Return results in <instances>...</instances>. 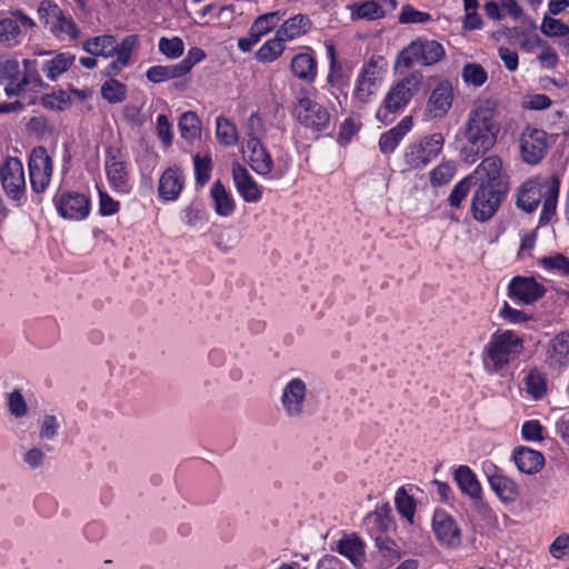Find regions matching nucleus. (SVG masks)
<instances>
[{
    "label": "nucleus",
    "mask_w": 569,
    "mask_h": 569,
    "mask_svg": "<svg viewBox=\"0 0 569 569\" xmlns=\"http://www.w3.org/2000/svg\"><path fill=\"white\" fill-rule=\"evenodd\" d=\"M7 407L16 419H22L29 413V406L19 388H14L7 395Z\"/></svg>",
    "instance_id": "79ce46f5"
},
{
    "label": "nucleus",
    "mask_w": 569,
    "mask_h": 569,
    "mask_svg": "<svg viewBox=\"0 0 569 569\" xmlns=\"http://www.w3.org/2000/svg\"><path fill=\"white\" fill-rule=\"evenodd\" d=\"M522 339L510 330L496 333L488 345V356L518 355L522 351Z\"/></svg>",
    "instance_id": "b1692460"
},
{
    "label": "nucleus",
    "mask_w": 569,
    "mask_h": 569,
    "mask_svg": "<svg viewBox=\"0 0 569 569\" xmlns=\"http://www.w3.org/2000/svg\"><path fill=\"white\" fill-rule=\"evenodd\" d=\"M455 480L465 495L472 500H481V486L475 472L468 466H459L455 470Z\"/></svg>",
    "instance_id": "c85d7f7f"
},
{
    "label": "nucleus",
    "mask_w": 569,
    "mask_h": 569,
    "mask_svg": "<svg viewBox=\"0 0 569 569\" xmlns=\"http://www.w3.org/2000/svg\"><path fill=\"white\" fill-rule=\"evenodd\" d=\"M445 137L436 132L423 137L421 140L408 146L405 152V162L410 169H419L427 166L442 150Z\"/></svg>",
    "instance_id": "0eeeda50"
},
{
    "label": "nucleus",
    "mask_w": 569,
    "mask_h": 569,
    "mask_svg": "<svg viewBox=\"0 0 569 569\" xmlns=\"http://www.w3.org/2000/svg\"><path fill=\"white\" fill-rule=\"evenodd\" d=\"M526 392L533 399L539 400L547 393L546 376L538 369H532L523 379Z\"/></svg>",
    "instance_id": "e433bc0d"
},
{
    "label": "nucleus",
    "mask_w": 569,
    "mask_h": 569,
    "mask_svg": "<svg viewBox=\"0 0 569 569\" xmlns=\"http://www.w3.org/2000/svg\"><path fill=\"white\" fill-rule=\"evenodd\" d=\"M472 179V176H468L453 187L448 198L449 204L451 207L458 208L461 204L462 200L466 198L470 190Z\"/></svg>",
    "instance_id": "6e6d98bb"
},
{
    "label": "nucleus",
    "mask_w": 569,
    "mask_h": 569,
    "mask_svg": "<svg viewBox=\"0 0 569 569\" xmlns=\"http://www.w3.org/2000/svg\"><path fill=\"white\" fill-rule=\"evenodd\" d=\"M311 26V21L306 14H297L286 20L278 29L279 37L284 40H292L307 33Z\"/></svg>",
    "instance_id": "72a5a7b5"
},
{
    "label": "nucleus",
    "mask_w": 569,
    "mask_h": 569,
    "mask_svg": "<svg viewBox=\"0 0 569 569\" xmlns=\"http://www.w3.org/2000/svg\"><path fill=\"white\" fill-rule=\"evenodd\" d=\"M461 77L467 84L473 87H481L488 80L487 71L481 64L475 62H469L463 66Z\"/></svg>",
    "instance_id": "37998d69"
},
{
    "label": "nucleus",
    "mask_w": 569,
    "mask_h": 569,
    "mask_svg": "<svg viewBox=\"0 0 569 569\" xmlns=\"http://www.w3.org/2000/svg\"><path fill=\"white\" fill-rule=\"evenodd\" d=\"M232 178L240 196L247 202H257L261 199V187L253 180L248 170L239 163L232 166Z\"/></svg>",
    "instance_id": "5701e85b"
},
{
    "label": "nucleus",
    "mask_w": 569,
    "mask_h": 569,
    "mask_svg": "<svg viewBox=\"0 0 569 569\" xmlns=\"http://www.w3.org/2000/svg\"><path fill=\"white\" fill-rule=\"evenodd\" d=\"M395 502L397 510L408 520L412 521L415 516V502L403 488L398 489Z\"/></svg>",
    "instance_id": "603ef678"
},
{
    "label": "nucleus",
    "mask_w": 569,
    "mask_h": 569,
    "mask_svg": "<svg viewBox=\"0 0 569 569\" xmlns=\"http://www.w3.org/2000/svg\"><path fill=\"white\" fill-rule=\"evenodd\" d=\"M430 14L427 12L418 11L410 4H406L402 7L399 22L400 23H423L430 20Z\"/></svg>",
    "instance_id": "13d9d810"
},
{
    "label": "nucleus",
    "mask_w": 569,
    "mask_h": 569,
    "mask_svg": "<svg viewBox=\"0 0 569 569\" xmlns=\"http://www.w3.org/2000/svg\"><path fill=\"white\" fill-rule=\"evenodd\" d=\"M204 58L206 52L201 48L193 47L188 51L187 56L177 64L179 66L182 74L184 76L192 69V67L196 63L202 61Z\"/></svg>",
    "instance_id": "680f3d73"
},
{
    "label": "nucleus",
    "mask_w": 569,
    "mask_h": 569,
    "mask_svg": "<svg viewBox=\"0 0 569 569\" xmlns=\"http://www.w3.org/2000/svg\"><path fill=\"white\" fill-rule=\"evenodd\" d=\"M337 551L346 557L356 568H361L365 560V546L357 536H346L339 540Z\"/></svg>",
    "instance_id": "bb28decb"
},
{
    "label": "nucleus",
    "mask_w": 569,
    "mask_h": 569,
    "mask_svg": "<svg viewBox=\"0 0 569 569\" xmlns=\"http://www.w3.org/2000/svg\"><path fill=\"white\" fill-rule=\"evenodd\" d=\"M74 59L70 52L58 53L43 64L42 71L50 80H57L72 66Z\"/></svg>",
    "instance_id": "f704fd0d"
},
{
    "label": "nucleus",
    "mask_w": 569,
    "mask_h": 569,
    "mask_svg": "<svg viewBox=\"0 0 569 569\" xmlns=\"http://www.w3.org/2000/svg\"><path fill=\"white\" fill-rule=\"evenodd\" d=\"M182 72L178 64L173 66H153L147 71V79L151 82L158 83L174 78L182 77Z\"/></svg>",
    "instance_id": "c03bdc74"
},
{
    "label": "nucleus",
    "mask_w": 569,
    "mask_h": 569,
    "mask_svg": "<svg viewBox=\"0 0 569 569\" xmlns=\"http://www.w3.org/2000/svg\"><path fill=\"white\" fill-rule=\"evenodd\" d=\"M216 137L219 143L223 146H234L238 143L239 134L236 124L224 117H218L216 121Z\"/></svg>",
    "instance_id": "ea45409f"
},
{
    "label": "nucleus",
    "mask_w": 569,
    "mask_h": 569,
    "mask_svg": "<svg viewBox=\"0 0 569 569\" xmlns=\"http://www.w3.org/2000/svg\"><path fill=\"white\" fill-rule=\"evenodd\" d=\"M181 137L186 140H196L201 136V121L196 112L187 111L181 114L178 122Z\"/></svg>",
    "instance_id": "4c0bfd02"
},
{
    "label": "nucleus",
    "mask_w": 569,
    "mask_h": 569,
    "mask_svg": "<svg viewBox=\"0 0 569 569\" xmlns=\"http://www.w3.org/2000/svg\"><path fill=\"white\" fill-rule=\"evenodd\" d=\"M472 177L478 183L507 189L502 176V160L496 154L486 157L478 164Z\"/></svg>",
    "instance_id": "412c9836"
},
{
    "label": "nucleus",
    "mask_w": 569,
    "mask_h": 569,
    "mask_svg": "<svg viewBox=\"0 0 569 569\" xmlns=\"http://www.w3.org/2000/svg\"><path fill=\"white\" fill-rule=\"evenodd\" d=\"M541 32L546 37H566L569 34V26L560 19L550 18L545 16L540 26Z\"/></svg>",
    "instance_id": "09e8293b"
},
{
    "label": "nucleus",
    "mask_w": 569,
    "mask_h": 569,
    "mask_svg": "<svg viewBox=\"0 0 569 569\" xmlns=\"http://www.w3.org/2000/svg\"><path fill=\"white\" fill-rule=\"evenodd\" d=\"M386 60L382 56H372L363 64L361 72L357 79L353 97L361 103L369 102L375 94V90L379 81L386 72Z\"/></svg>",
    "instance_id": "6e6552de"
},
{
    "label": "nucleus",
    "mask_w": 569,
    "mask_h": 569,
    "mask_svg": "<svg viewBox=\"0 0 569 569\" xmlns=\"http://www.w3.org/2000/svg\"><path fill=\"white\" fill-rule=\"evenodd\" d=\"M452 102V84L448 80H442L431 91L426 104V112L431 119H442L451 109Z\"/></svg>",
    "instance_id": "6ab92c4d"
},
{
    "label": "nucleus",
    "mask_w": 569,
    "mask_h": 569,
    "mask_svg": "<svg viewBox=\"0 0 569 569\" xmlns=\"http://www.w3.org/2000/svg\"><path fill=\"white\" fill-rule=\"evenodd\" d=\"M308 406V387L301 378H291L280 395V410L290 420H301Z\"/></svg>",
    "instance_id": "423d86ee"
},
{
    "label": "nucleus",
    "mask_w": 569,
    "mask_h": 569,
    "mask_svg": "<svg viewBox=\"0 0 569 569\" xmlns=\"http://www.w3.org/2000/svg\"><path fill=\"white\" fill-rule=\"evenodd\" d=\"M423 81V74L413 70L397 81L385 97L383 106L390 113L403 110L411 99L419 92Z\"/></svg>",
    "instance_id": "39448f33"
},
{
    "label": "nucleus",
    "mask_w": 569,
    "mask_h": 569,
    "mask_svg": "<svg viewBox=\"0 0 569 569\" xmlns=\"http://www.w3.org/2000/svg\"><path fill=\"white\" fill-rule=\"evenodd\" d=\"M378 556L381 558V568H388L401 558V548L397 542L387 536H377L375 538Z\"/></svg>",
    "instance_id": "2f4dec72"
},
{
    "label": "nucleus",
    "mask_w": 569,
    "mask_h": 569,
    "mask_svg": "<svg viewBox=\"0 0 569 569\" xmlns=\"http://www.w3.org/2000/svg\"><path fill=\"white\" fill-rule=\"evenodd\" d=\"M38 18L44 28L59 39H77L80 30L74 20L66 16L61 8L51 0H42L37 9Z\"/></svg>",
    "instance_id": "20e7f679"
},
{
    "label": "nucleus",
    "mask_w": 569,
    "mask_h": 569,
    "mask_svg": "<svg viewBox=\"0 0 569 569\" xmlns=\"http://www.w3.org/2000/svg\"><path fill=\"white\" fill-rule=\"evenodd\" d=\"M550 349L552 356H568L569 355V333L560 332L550 341Z\"/></svg>",
    "instance_id": "774afa93"
},
{
    "label": "nucleus",
    "mask_w": 569,
    "mask_h": 569,
    "mask_svg": "<svg viewBox=\"0 0 569 569\" xmlns=\"http://www.w3.org/2000/svg\"><path fill=\"white\" fill-rule=\"evenodd\" d=\"M183 186V172L177 167H170L159 178L158 194L164 201H173L178 199Z\"/></svg>",
    "instance_id": "4be33fe9"
},
{
    "label": "nucleus",
    "mask_w": 569,
    "mask_h": 569,
    "mask_svg": "<svg viewBox=\"0 0 569 569\" xmlns=\"http://www.w3.org/2000/svg\"><path fill=\"white\" fill-rule=\"evenodd\" d=\"M539 263L547 270H556L569 277V258L565 254L557 253L555 256L542 257Z\"/></svg>",
    "instance_id": "8fccbe9b"
},
{
    "label": "nucleus",
    "mask_w": 569,
    "mask_h": 569,
    "mask_svg": "<svg viewBox=\"0 0 569 569\" xmlns=\"http://www.w3.org/2000/svg\"><path fill=\"white\" fill-rule=\"evenodd\" d=\"M542 430L543 428L538 420H529L522 425L521 433L528 441H540L543 438Z\"/></svg>",
    "instance_id": "0e129e2a"
},
{
    "label": "nucleus",
    "mask_w": 569,
    "mask_h": 569,
    "mask_svg": "<svg viewBox=\"0 0 569 569\" xmlns=\"http://www.w3.org/2000/svg\"><path fill=\"white\" fill-rule=\"evenodd\" d=\"M34 81L37 84H41V78L36 73L34 77L31 72H21L18 60L8 59L0 62V83H4L6 94L19 96L26 87Z\"/></svg>",
    "instance_id": "9b49d317"
},
{
    "label": "nucleus",
    "mask_w": 569,
    "mask_h": 569,
    "mask_svg": "<svg viewBox=\"0 0 569 569\" xmlns=\"http://www.w3.org/2000/svg\"><path fill=\"white\" fill-rule=\"evenodd\" d=\"M279 19L280 13L278 11L261 14L253 21L250 31L261 39L262 36L267 34L276 27Z\"/></svg>",
    "instance_id": "de8ad7c7"
},
{
    "label": "nucleus",
    "mask_w": 569,
    "mask_h": 569,
    "mask_svg": "<svg viewBox=\"0 0 569 569\" xmlns=\"http://www.w3.org/2000/svg\"><path fill=\"white\" fill-rule=\"evenodd\" d=\"M60 423L56 416L44 415L39 426V438L41 440H53L59 432Z\"/></svg>",
    "instance_id": "3c124183"
},
{
    "label": "nucleus",
    "mask_w": 569,
    "mask_h": 569,
    "mask_svg": "<svg viewBox=\"0 0 569 569\" xmlns=\"http://www.w3.org/2000/svg\"><path fill=\"white\" fill-rule=\"evenodd\" d=\"M104 169L108 181L114 190L129 191V171L119 149L112 147L107 149Z\"/></svg>",
    "instance_id": "dca6fc26"
},
{
    "label": "nucleus",
    "mask_w": 569,
    "mask_h": 569,
    "mask_svg": "<svg viewBox=\"0 0 569 569\" xmlns=\"http://www.w3.org/2000/svg\"><path fill=\"white\" fill-rule=\"evenodd\" d=\"M545 292L546 288L532 277L517 276L508 284V296L523 305L536 302Z\"/></svg>",
    "instance_id": "a211bd4d"
},
{
    "label": "nucleus",
    "mask_w": 569,
    "mask_h": 569,
    "mask_svg": "<svg viewBox=\"0 0 569 569\" xmlns=\"http://www.w3.org/2000/svg\"><path fill=\"white\" fill-rule=\"evenodd\" d=\"M432 531L437 541L448 548L461 542V529L457 520L443 510H436L432 517Z\"/></svg>",
    "instance_id": "2eb2a0df"
},
{
    "label": "nucleus",
    "mask_w": 569,
    "mask_h": 569,
    "mask_svg": "<svg viewBox=\"0 0 569 569\" xmlns=\"http://www.w3.org/2000/svg\"><path fill=\"white\" fill-rule=\"evenodd\" d=\"M548 147V134L542 129L528 126L520 133V156L527 164L540 163L547 154Z\"/></svg>",
    "instance_id": "9d476101"
},
{
    "label": "nucleus",
    "mask_w": 569,
    "mask_h": 569,
    "mask_svg": "<svg viewBox=\"0 0 569 569\" xmlns=\"http://www.w3.org/2000/svg\"><path fill=\"white\" fill-rule=\"evenodd\" d=\"M242 152L253 171L266 176L273 168V160L259 139H247Z\"/></svg>",
    "instance_id": "aec40b11"
},
{
    "label": "nucleus",
    "mask_w": 569,
    "mask_h": 569,
    "mask_svg": "<svg viewBox=\"0 0 569 569\" xmlns=\"http://www.w3.org/2000/svg\"><path fill=\"white\" fill-rule=\"evenodd\" d=\"M59 214L68 220H82L90 212V200L83 193L64 191L56 200Z\"/></svg>",
    "instance_id": "f3484780"
},
{
    "label": "nucleus",
    "mask_w": 569,
    "mask_h": 569,
    "mask_svg": "<svg viewBox=\"0 0 569 569\" xmlns=\"http://www.w3.org/2000/svg\"><path fill=\"white\" fill-rule=\"evenodd\" d=\"M266 132L264 122L262 118L257 113H251L246 122V134L248 139H259Z\"/></svg>",
    "instance_id": "e2e57ef3"
},
{
    "label": "nucleus",
    "mask_w": 569,
    "mask_h": 569,
    "mask_svg": "<svg viewBox=\"0 0 569 569\" xmlns=\"http://www.w3.org/2000/svg\"><path fill=\"white\" fill-rule=\"evenodd\" d=\"M292 73L302 80L313 81L317 76L316 59L309 53H298L291 59Z\"/></svg>",
    "instance_id": "473e14b6"
},
{
    "label": "nucleus",
    "mask_w": 569,
    "mask_h": 569,
    "mask_svg": "<svg viewBox=\"0 0 569 569\" xmlns=\"http://www.w3.org/2000/svg\"><path fill=\"white\" fill-rule=\"evenodd\" d=\"M0 180L8 197L19 200L26 191V179L22 162L14 157H9L0 166Z\"/></svg>",
    "instance_id": "ddd939ff"
},
{
    "label": "nucleus",
    "mask_w": 569,
    "mask_h": 569,
    "mask_svg": "<svg viewBox=\"0 0 569 569\" xmlns=\"http://www.w3.org/2000/svg\"><path fill=\"white\" fill-rule=\"evenodd\" d=\"M22 461L29 469L37 470L44 465L46 453L41 448L32 446L23 453Z\"/></svg>",
    "instance_id": "bf43d9fd"
},
{
    "label": "nucleus",
    "mask_w": 569,
    "mask_h": 569,
    "mask_svg": "<svg viewBox=\"0 0 569 569\" xmlns=\"http://www.w3.org/2000/svg\"><path fill=\"white\" fill-rule=\"evenodd\" d=\"M549 552L556 559L569 555V535L558 536L550 545Z\"/></svg>",
    "instance_id": "338daca9"
},
{
    "label": "nucleus",
    "mask_w": 569,
    "mask_h": 569,
    "mask_svg": "<svg viewBox=\"0 0 569 569\" xmlns=\"http://www.w3.org/2000/svg\"><path fill=\"white\" fill-rule=\"evenodd\" d=\"M137 42L138 37L134 34L127 36L120 43L116 42L114 56L119 57V63H129L131 52Z\"/></svg>",
    "instance_id": "4d7b16f0"
},
{
    "label": "nucleus",
    "mask_w": 569,
    "mask_h": 569,
    "mask_svg": "<svg viewBox=\"0 0 569 569\" xmlns=\"http://www.w3.org/2000/svg\"><path fill=\"white\" fill-rule=\"evenodd\" d=\"M507 189L478 183L472 196L471 212L476 220L487 221L499 209Z\"/></svg>",
    "instance_id": "1a4fd4ad"
},
{
    "label": "nucleus",
    "mask_w": 569,
    "mask_h": 569,
    "mask_svg": "<svg viewBox=\"0 0 569 569\" xmlns=\"http://www.w3.org/2000/svg\"><path fill=\"white\" fill-rule=\"evenodd\" d=\"M497 106L495 100L486 99L476 102L469 111L461 128L465 143L460 157L463 162L475 163L496 146L501 130Z\"/></svg>",
    "instance_id": "f257e3e1"
},
{
    "label": "nucleus",
    "mask_w": 569,
    "mask_h": 569,
    "mask_svg": "<svg viewBox=\"0 0 569 569\" xmlns=\"http://www.w3.org/2000/svg\"><path fill=\"white\" fill-rule=\"evenodd\" d=\"M513 460L519 471L527 475L538 472L545 465L541 452L525 447L515 451Z\"/></svg>",
    "instance_id": "a878e982"
},
{
    "label": "nucleus",
    "mask_w": 569,
    "mask_h": 569,
    "mask_svg": "<svg viewBox=\"0 0 569 569\" xmlns=\"http://www.w3.org/2000/svg\"><path fill=\"white\" fill-rule=\"evenodd\" d=\"M295 114L302 126L316 131H323L330 124L328 110L308 97H302L298 100L295 107Z\"/></svg>",
    "instance_id": "f8f14e48"
},
{
    "label": "nucleus",
    "mask_w": 569,
    "mask_h": 569,
    "mask_svg": "<svg viewBox=\"0 0 569 569\" xmlns=\"http://www.w3.org/2000/svg\"><path fill=\"white\" fill-rule=\"evenodd\" d=\"M352 20H377L383 18L385 11L382 7L375 0H367L358 4L349 7Z\"/></svg>",
    "instance_id": "58836bf2"
},
{
    "label": "nucleus",
    "mask_w": 569,
    "mask_h": 569,
    "mask_svg": "<svg viewBox=\"0 0 569 569\" xmlns=\"http://www.w3.org/2000/svg\"><path fill=\"white\" fill-rule=\"evenodd\" d=\"M101 96L110 103H119L126 99L127 88L120 81L110 79L102 84Z\"/></svg>",
    "instance_id": "a18cd8bd"
},
{
    "label": "nucleus",
    "mask_w": 569,
    "mask_h": 569,
    "mask_svg": "<svg viewBox=\"0 0 569 569\" xmlns=\"http://www.w3.org/2000/svg\"><path fill=\"white\" fill-rule=\"evenodd\" d=\"M366 520L368 525L372 526V530L376 529L379 532H386L393 526L392 519L389 515L381 510L370 513Z\"/></svg>",
    "instance_id": "052dcab7"
},
{
    "label": "nucleus",
    "mask_w": 569,
    "mask_h": 569,
    "mask_svg": "<svg viewBox=\"0 0 569 569\" xmlns=\"http://www.w3.org/2000/svg\"><path fill=\"white\" fill-rule=\"evenodd\" d=\"M210 193L216 213L221 217L231 216L234 211V201L220 180L212 183Z\"/></svg>",
    "instance_id": "c756f323"
},
{
    "label": "nucleus",
    "mask_w": 569,
    "mask_h": 569,
    "mask_svg": "<svg viewBox=\"0 0 569 569\" xmlns=\"http://www.w3.org/2000/svg\"><path fill=\"white\" fill-rule=\"evenodd\" d=\"M284 39L276 33V37L264 42L254 53L259 62L268 63L277 60L284 51Z\"/></svg>",
    "instance_id": "c9c22d12"
},
{
    "label": "nucleus",
    "mask_w": 569,
    "mask_h": 569,
    "mask_svg": "<svg viewBox=\"0 0 569 569\" xmlns=\"http://www.w3.org/2000/svg\"><path fill=\"white\" fill-rule=\"evenodd\" d=\"M159 50L168 58L176 59L183 53L184 44L178 37L171 39L162 37L159 41Z\"/></svg>",
    "instance_id": "864d4df0"
},
{
    "label": "nucleus",
    "mask_w": 569,
    "mask_h": 569,
    "mask_svg": "<svg viewBox=\"0 0 569 569\" xmlns=\"http://www.w3.org/2000/svg\"><path fill=\"white\" fill-rule=\"evenodd\" d=\"M446 51L436 40L418 38L405 47L397 57L396 68L410 69L418 63L425 67L441 61Z\"/></svg>",
    "instance_id": "7ed1b4c3"
},
{
    "label": "nucleus",
    "mask_w": 569,
    "mask_h": 569,
    "mask_svg": "<svg viewBox=\"0 0 569 569\" xmlns=\"http://www.w3.org/2000/svg\"><path fill=\"white\" fill-rule=\"evenodd\" d=\"M196 180L200 186H204L210 179L211 159L196 154L193 158Z\"/></svg>",
    "instance_id": "5fc2aeb1"
},
{
    "label": "nucleus",
    "mask_w": 569,
    "mask_h": 569,
    "mask_svg": "<svg viewBox=\"0 0 569 569\" xmlns=\"http://www.w3.org/2000/svg\"><path fill=\"white\" fill-rule=\"evenodd\" d=\"M411 128L412 119L410 117H405L396 127L380 136V151L385 154L392 153Z\"/></svg>",
    "instance_id": "393cba45"
},
{
    "label": "nucleus",
    "mask_w": 569,
    "mask_h": 569,
    "mask_svg": "<svg viewBox=\"0 0 569 569\" xmlns=\"http://www.w3.org/2000/svg\"><path fill=\"white\" fill-rule=\"evenodd\" d=\"M490 488L505 503L513 502L519 496L518 485L510 478L495 473L488 477Z\"/></svg>",
    "instance_id": "cd10ccee"
},
{
    "label": "nucleus",
    "mask_w": 569,
    "mask_h": 569,
    "mask_svg": "<svg viewBox=\"0 0 569 569\" xmlns=\"http://www.w3.org/2000/svg\"><path fill=\"white\" fill-rule=\"evenodd\" d=\"M21 29L12 17L0 20V44L13 47L19 43Z\"/></svg>",
    "instance_id": "a19ab883"
},
{
    "label": "nucleus",
    "mask_w": 569,
    "mask_h": 569,
    "mask_svg": "<svg viewBox=\"0 0 569 569\" xmlns=\"http://www.w3.org/2000/svg\"><path fill=\"white\" fill-rule=\"evenodd\" d=\"M539 46L542 48V52L538 56L539 62L545 68L553 69L558 63L557 52L545 41L540 40Z\"/></svg>",
    "instance_id": "69168bd1"
},
{
    "label": "nucleus",
    "mask_w": 569,
    "mask_h": 569,
    "mask_svg": "<svg viewBox=\"0 0 569 569\" xmlns=\"http://www.w3.org/2000/svg\"><path fill=\"white\" fill-rule=\"evenodd\" d=\"M559 189L560 181L556 176L528 179L517 190L516 206L518 209L531 213L542 202L540 223L547 224L556 214Z\"/></svg>",
    "instance_id": "f03ea898"
},
{
    "label": "nucleus",
    "mask_w": 569,
    "mask_h": 569,
    "mask_svg": "<svg viewBox=\"0 0 569 569\" xmlns=\"http://www.w3.org/2000/svg\"><path fill=\"white\" fill-rule=\"evenodd\" d=\"M456 166L452 161H443L430 172V182L433 187L447 184L455 176Z\"/></svg>",
    "instance_id": "49530a36"
},
{
    "label": "nucleus",
    "mask_w": 569,
    "mask_h": 569,
    "mask_svg": "<svg viewBox=\"0 0 569 569\" xmlns=\"http://www.w3.org/2000/svg\"><path fill=\"white\" fill-rule=\"evenodd\" d=\"M82 48L91 56L110 58L114 56L116 37L110 34L92 37L83 43Z\"/></svg>",
    "instance_id": "7c9ffc66"
},
{
    "label": "nucleus",
    "mask_w": 569,
    "mask_h": 569,
    "mask_svg": "<svg viewBox=\"0 0 569 569\" xmlns=\"http://www.w3.org/2000/svg\"><path fill=\"white\" fill-rule=\"evenodd\" d=\"M52 174V160L43 147L34 148L29 158L31 188L41 193L48 187Z\"/></svg>",
    "instance_id": "4468645a"
}]
</instances>
